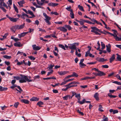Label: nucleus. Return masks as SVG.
<instances>
[{
    "mask_svg": "<svg viewBox=\"0 0 121 121\" xmlns=\"http://www.w3.org/2000/svg\"><path fill=\"white\" fill-rule=\"evenodd\" d=\"M79 64L80 65V67L82 68H83L84 66H86L83 63L81 64L79 63Z\"/></svg>",
    "mask_w": 121,
    "mask_h": 121,
    "instance_id": "39",
    "label": "nucleus"
},
{
    "mask_svg": "<svg viewBox=\"0 0 121 121\" xmlns=\"http://www.w3.org/2000/svg\"><path fill=\"white\" fill-rule=\"evenodd\" d=\"M50 72H48L47 74V75L48 76L52 74L53 72V70H51V71H50Z\"/></svg>",
    "mask_w": 121,
    "mask_h": 121,
    "instance_id": "55",
    "label": "nucleus"
},
{
    "mask_svg": "<svg viewBox=\"0 0 121 121\" xmlns=\"http://www.w3.org/2000/svg\"><path fill=\"white\" fill-rule=\"evenodd\" d=\"M3 57L4 58L8 59H10L11 57V56H9L6 55H4L3 56Z\"/></svg>",
    "mask_w": 121,
    "mask_h": 121,
    "instance_id": "37",
    "label": "nucleus"
},
{
    "mask_svg": "<svg viewBox=\"0 0 121 121\" xmlns=\"http://www.w3.org/2000/svg\"><path fill=\"white\" fill-rule=\"evenodd\" d=\"M102 66L103 68H108V66L107 65H102Z\"/></svg>",
    "mask_w": 121,
    "mask_h": 121,
    "instance_id": "58",
    "label": "nucleus"
},
{
    "mask_svg": "<svg viewBox=\"0 0 121 121\" xmlns=\"http://www.w3.org/2000/svg\"><path fill=\"white\" fill-rule=\"evenodd\" d=\"M91 50H88L87 52H86V54L85 55V56L86 57L89 56V54H90V52Z\"/></svg>",
    "mask_w": 121,
    "mask_h": 121,
    "instance_id": "41",
    "label": "nucleus"
},
{
    "mask_svg": "<svg viewBox=\"0 0 121 121\" xmlns=\"http://www.w3.org/2000/svg\"><path fill=\"white\" fill-rule=\"evenodd\" d=\"M103 108V107L101 105H99V110L101 112H103V110L102 109Z\"/></svg>",
    "mask_w": 121,
    "mask_h": 121,
    "instance_id": "43",
    "label": "nucleus"
},
{
    "mask_svg": "<svg viewBox=\"0 0 121 121\" xmlns=\"http://www.w3.org/2000/svg\"><path fill=\"white\" fill-rule=\"evenodd\" d=\"M9 19L10 21L14 22H16L19 19L18 18H14L13 17H9Z\"/></svg>",
    "mask_w": 121,
    "mask_h": 121,
    "instance_id": "10",
    "label": "nucleus"
},
{
    "mask_svg": "<svg viewBox=\"0 0 121 121\" xmlns=\"http://www.w3.org/2000/svg\"><path fill=\"white\" fill-rule=\"evenodd\" d=\"M29 14L33 17H35V16L33 14V12L30 10H28V12L27 14Z\"/></svg>",
    "mask_w": 121,
    "mask_h": 121,
    "instance_id": "24",
    "label": "nucleus"
},
{
    "mask_svg": "<svg viewBox=\"0 0 121 121\" xmlns=\"http://www.w3.org/2000/svg\"><path fill=\"white\" fill-rule=\"evenodd\" d=\"M43 104V103L42 101H39L38 102L37 104L39 105V107H41V105Z\"/></svg>",
    "mask_w": 121,
    "mask_h": 121,
    "instance_id": "36",
    "label": "nucleus"
},
{
    "mask_svg": "<svg viewBox=\"0 0 121 121\" xmlns=\"http://www.w3.org/2000/svg\"><path fill=\"white\" fill-rule=\"evenodd\" d=\"M37 1V3L40 5H42L43 4L45 0H41V1L42 2H39L38 0H36Z\"/></svg>",
    "mask_w": 121,
    "mask_h": 121,
    "instance_id": "22",
    "label": "nucleus"
},
{
    "mask_svg": "<svg viewBox=\"0 0 121 121\" xmlns=\"http://www.w3.org/2000/svg\"><path fill=\"white\" fill-rule=\"evenodd\" d=\"M108 95L110 98H115L117 97V96L116 95H110V93L108 94Z\"/></svg>",
    "mask_w": 121,
    "mask_h": 121,
    "instance_id": "35",
    "label": "nucleus"
},
{
    "mask_svg": "<svg viewBox=\"0 0 121 121\" xmlns=\"http://www.w3.org/2000/svg\"><path fill=\"white\" fill-rule=\"evenodd\" d=\"M38 28L39 29V31H40L43 32H46V31L44 29H42L41 28Z\"/></svg>",
    "mask_w": 121,
    "mask_h": 121,
    "instance_id": "52",
    "label": "nucleus"
},
{
    "mask_svg": "<svg viewBox=\"0 0 121 121\" xmlns=\"http://www.w3.org/2000/svg\"><path fill=\"white\" fill-rule=\"evenodd\" d=\"M91 28L92 29L91 30V32L95 33L97 35H100V34L98 32H100V30L98 29L95 27H91Z\"/></svg>",
    "mask_w": 121,
    "mask_h": 121,
    "instance_id": "4",
    "label": "nucleus"
},
{
    "mask_svg": "<svg viewBox=\"0 0 121 121\" xmlns=\"http://www.w3.org/2000/svg\"><path fill=\"white\" fill-rule=\"evenodd\" d=\"M52 67L50 65H49L48 67L47 68V69H48V70L49 71H51V70H53Z\"/></svg>",
    "mask_w": 121,
    "mask_h": 121,
    "instance_id": "42",
    "label": "nucleus"
},
{
    "mask_svg": "<svg viewBox=\"0 0 121 121\" xmlns=\"http://www.w3.org/2000/svg\"><path fill=\"white\" fill-rule=\"evenodd\" d=\"M97 72H98V73H97L96 75H97L98 76H101L103 75H105V74L104 72L100 71L99 70H98V71H97Z\"/></svg>",
    "mask_w": 121,
    "mask_h": 121,
    "instance_id": "13",
    "label": "nucleus"
},
{
    "mask_svg": "<svg viewBox=\"0 0 121 121\" xmlns=\"http://www.w3.org/2000/svg\"><path fill=\"white\" fill-rule=\"evenodd\" d=\"M24 3V1L23 0H22L17 2V3L21 7L23 6V4Z\"/></svg>",
    "mask_w": 121,
    "mask_h": 121,
    "instance_id": "15",
    "label": "nucleus"
},
{
    "mask_svg": "<svg viewBox=\"0 0 121 121\" xmlns=\"http://www.w3.org/2000/svg\"><path fill=\"white\" fill-rule=\"evenodd\" d=\"M17 86L16 85L13 84V85L10 86V88L12 89H13L15 87H17Z\"/></svg>",
    "mask_w": 121,
    "mask_h": 121,
    "instance_id": "50",
    "label": "nucleus"
},
{
    "mask_svg": "<svg viewBox=\"0 0 121 121\" xmlns=\"http://www.w3.org/2000/svg\"><path fill=\"white\" fill-rule=\"evenodd\" d=\"M22 45L21 44L20 42H17L14 43V45L16 47H20L22 46Z\"/></svg>",
    "mask_w": 121,
    "mask_h": 121,
    "instance_id": "9",
    "label": "nucleus"
},
{
    "mask_svg": "<svg viewBox=\"0 0 121 121\" xmlns=\"http://www.w3.org/2000/svg\"><path fill=\"white\" fill-rule=\"evenodd\" d=\"M25 23H24L23 24L21 25H19L20 29H22L24 27L25 25Z\"/></svg>",
    "mask_w": 121,
    "mask_h": 121,
    "instance_id": "45",
    "label": "nucleus"
},
{
    "mask_svg": "<svg viewBox=\"0 0 121 121\" xmlns=\"http://www.w3.org/2000/svg\"><path fill=\"white\" fill-rule=\"evenodd\" d=\"M101 46L102 47L101 49H104L105 47V44L102 42H101Z\"/></svg>",
    "mask_w": 121,
    "mask_h": 121,
    "instance_id": "44",
    "label": "nucleus"
},
{
    "mask_svg": "<svg viewBox=\"0 0 121 121\" xmlns=\"http://www.w3.org/2000/svg\"><path fill=\"white\" fill-rule=\"evenodd\" d=\"M7 4L8 5H11L12 4V0H9L7 2Z\"/></svg>",
    "mask_w": 121,
    "mask_h": 121,
    "instance_id": "46",
    "label": "nucleus"
},
{
    "mask_svg": "<svg viewBox=\"0 0 121 121\" xmlns=\"http://www.w3.org/2000/svg\"><path fill=\"white\" fill-rule=\"evenodd\" d=\"M116 55H117V59L118 61H121V56L118 55V54H117Z\"/></svg>",
    "mask_w": 121,
    "mask_h": 121,
    "instance_id": "29",
    "label": "nucleus"
},
{
    "mask_svg": "<svg viewBox=\"0 0 121 121\" xmlns=\"http://www.w3.org/2000/svg\"><path fill=\"white\" fill-rule=\"evenodd\" d=\"M29 58H30V59L32 60H35V58L32 56H29Z\"/></svg>",
    "mask_w": 121,
    "mask_h": 121,
    "instance_id": "56",
    "label": "nucleus"
},
{
    "mask_svg": "<svg viewBox=\"0 0 121 121\" xmlns=\"http://www.w3.org/2000/svg\"><path fill=\"white\" fill-rule=\"evenodd\" d=\"M99 93L97 92H96L94 94V97L97 100H99Z\"/></svg>",
    "mask_w": 121,
    "mask_h": 121,
    "instance_id": "11",
    "label": "nucleus"
},
{
    "mask_svg": "<svg viewBox=\"0 0 121 121\" xmlns=\"http://www.w3.org/2000/svg\"><path fill=\"white\" fill-rule=\"evenodd\" d=\"M116 77L119 80L121 81V78L120 77V76L118 74H117L116 76Z\"/></svg>",
    "mask_w": 121,
    "mask_h": 121,
    "instance_id": "54",
    "label": "nucleus"
},
{
    "mask_svg": "<svg viewBox=\"0 0 121 121\" xmlns=\"http://www.w3.org/2000/svg\"><path fill=\"white\" fill-rule=\"evenodd\" d=\"M13 7L14 9L15 10L16 12L17 13H18V11L17 9V7L14 4H13Z\"/></svg>",
    "mask_w": 121,
    "mask_h": 121,
    "instance_id": "31",
    "label": "nucleus"
},
{
    "mask_svg": "<svg viewBox=\"0 0 121 121\" xmlns=\"http://www.w3.org/2000/svg\"><path fill=\"white\" fill-rule=\"evenodd\" d=\"M33 49L34 50H38L40 49L41 47L37 46L35 44L33 45L32 46Z\"/></svg>",
    "mask_w": 121,
    "mask_h": 121,
    "instance_id": "5",
    "label": "nucleus"
},
{
    "mask_svg": "<svg viewBox=\"0 0 121 121\" xmlns=\"http://www.w3.org/2000/svg\"><path fill=\"white\" fill-rule=\"evenodd\" d=\"M113 36L115 38V39L116 41H121V38H120L117 37V34H114Z\"/></svg>",
    "mask_w": 121,
    "mask_h": 121,
    "instance_id": "12",
    "label": "nucleus"
},
{
    "mask_svg": "<svg viewBox=\"0 0 121 121\" xmlns=\"http://www.w3.org/2000/svg\"><path fill=\"white\" fill-rule=\"evenodd\" d=\"M22 15H21L22 16H26L27 17H28V15H27V14L25 13L24 12L22 13Z\"/></svg>",
    "mask_w": 121,
    "mask_h": 121,
    "instance_id": "60",
    "label": "nucleus"
},
{
    "mask_svg": "<svg viewBox=\"0 0 121 121\" xmlns=\"http://www.w3.org/2000/svg\"><path fill=\"white\" fill-rule=\"evenodd\" d=\"M8 35V33H6L3 36V38H0V39L1 40H4V39H6V37Z\"/></svg>",
    "mask_w": 121,
    "mask_h": 121,
    "instance_id": "18",
    "label": "nucleus"
},
{
    "mask_svg": "<svg viewBox=\"0 0 121 121\" xmlns=\"http://www.w3.org/2000/svg\"><path fill=\"white\" fill-rule=\"evenodd\" d=\"M78 22L81 25H83L84 22H85V20L82 19H80Z\"/></svg>",
    "mask_w": 121,
    "mask_h": 121,
    "instance_id": "21",
    "label": "nucleus"
},
{
    "mask_svg": "<svg viewBox=\"0 0 121 121\" xmlns=\"http://www.w3.org/2000/svg\"><path fill=\"white\" fill-rule=\"evenodd\" d=\"M67 82L66 80L65 81L62 82L60 85H61L62 86L65 84Z\"/></svg>",
    "mask_w": 121,
    "mask_h": 121,
    "instance_id": "64",
    "label": "nucleus"
},
{
    "mask_svg": "<svg viewBox=\"0 0 121 121\" xmlns=\"http://www.w3.org/2000/svg\"><path fill=\"white\" fill-rule=\"evenodd\" d=\"M58 45L59 47L62 48L65 50H66L65 47L64 45L61 44H59Z\"/></svg>",
    "mask_w": 121,
    "mask_h": 121,
    "instance_id": "34",
    "label": "nucleus"
},
{
    "mask_svg": "<svg viewBox=\"0 0 121 121\" xmlns=\"http://www.w3.org/2000/svg\"><path fill=\"white\" fill-rule=\"evenodd\" d=\"M14 79L15 78L17 80H20V78L18 76H14L13 77Z\"/></svg>",
    "mask_w": 121,
    "mask_h": 121,
    "instance_id": "51",
    "label": "nucleus"
},
{
    "mask_svg": "<svg viewBox=\"0 0 121 121\" xmlns=\"http://www.w3.org/2000/svg\"><path fill=\"white\" fill-rule=\"evenodd\" d=\"M70 97V95H66L65 96L62 97V98L64 100H67L68 98L69 99Z\"/></svg>",
    "mask_w": 121,
    "mask_h": 121,
    "instance_id": "19",
    "label": "nucleus"
},
{
    "mask_svg": "<svg viewBox=\"0 0 121 121\" xmlns=\"http://www.w3.org/2000/svg\"><path fill=\"white\" fill-rule=\"evenodd\" d=\"M78 7L81 11H84L83 7L82 6H80V5H78Z\"/></svg>",
    "mask_w": 121,
    "mask_h": 121,
    "instance_id": "32",
    "label": "nucleus"
},
{
    "mask_svg": "<svg viewBox=\"0 0 121 121\" xmlns=\"http://www.w3.org/2000/svg\"><path fill=\"white\" fill-rule=\"evenodd\" d=\"M79 43H74L72 44H68V47L69 49H71L77 50L76 46H78Z\"/></svg>",
    "mask_w": 121,
    "mask_h": 121,
    "instance_id": "3",
    "label": "nucleus"
},
{
    "mask_svg": "<svg viewBox=\"0 0 121 121\" xmlns=\"http://www.w3.org/2000/svg\"><path fill=\"white\" fill-rule=\"evenodd\" d=\"M106 46L107 48V51L108 52H110L111 51V45L110 44V43H109L108 44V45H106Z\"/></svg>",
    "mask_w": 121,
    "mask_h": 121,
    "instance_id": "8",
    "label": "nucleus"
},
{
    "mask_svg": "<svg viewBox=\"0 0 121 121\" xmlns=\"http://www.w3.org/2000/svg\"><path fill=\"white\" fill-rule=\"evenodd\" d=\"M66 9H67L68 11L70 12H71L73 11L72 9H71V7L70 6L69 7H68L66 8Z\"/></svg>",
    "mask_w": 121,
    "mask_h": 121,
    "instance_id": "30",
    "label": "nucleus"
},
{
    "mask_svg": "<svg viewBox=\"0 0 121 121\" xmlns=\"http://www.w3.org/2000/svg\"><path fill=\"white\" fill-rule=\"evenodd\" d=\"M39 100V98L36 97H34L30 99V100L32 101H37Z\"/></svg>",
    "mask_w": 121,
    "mask_h": 121,
    "instance_id": "16",
    "label": "nucleus"
},
{
    "mask_svg": "<svg viewBox=\"0 0 121 121\" xmlns=\"http://www.w3.org/2000/svg\"><path fill=\"white\" fill-rule=\"evenodd\" d=\"M108 117H105L102 120V121H108Z\"/></svg>",
    "mask_w": 121,
    "mask_h": 121,
    "instance_id": "61",
    "label": "nucleus"
},
{
    "mask_svg": "<svg viewBox=\"0 0 121 121\" xmlns=\"http://www.w3.org/2000/svg\"><path fill=\"white\" fill-rule=\"evenodd\" d=\"M112 82L113 83L117 84L118 85H121V83L120 82L116 81H115L113 82Z\"/></svg>",
    "mask_w": 121,
    "mask_h": 121,
    "instance_id": "40",
    "label": "nucleus"
},
{
    "mask_svg": "<svg viewBox=\"0 0 121 121\" xmlns=\"http://www.w3.org/2000/svg\"><path fill=\"white\" fill-rule=\"evenodd\" d=\"M60 30L64 32H66L67 31V30L64 27H61V30Z\"/></svg>",
    "mask_w": 121,
    "mask_h": 121,
    "instance_id": "28",
    "label": "nucleus"
},
{
    "mask_svg": "<svg viewBox=\"0 0 121 121\" xmlns=\"http://www.w3.org/2000/svg\"><path fill=\"white\" fill-rule=\"evenodd\" d=\"M10 29H11V30L14 33L15 32V31L16 30V29L15 28V26H12L11 27V28Z\"/></svg>",
    "mask_w": 121,
    "mask_h": 121,
    "instance_id": "26",
    "label": "nucleus"
},
{
    "mask_svg": "<svg viewBox=\"0 0 121 121\" xmlns=\"http://www.w3.org/2000/svg\"><path fill=\"white\" fill-rule=\"evenodd\" d=\"M97 59L100 62H103L107 60L106 59H104V58H99Z\"/></svg>",
    "mask_w": 121,
    "mask_h": 121,
    "instance_id": "14",
    "label": "nucleus"
},
{
    "mask_svg": "<svg viewBox=\"0 0 121 121\" xmlns=\"http://www.w3.org/2000/svg\"><path fill=\"white\" fill-rule=\"evenodd\" d=\"M75 97L77 98L78 100H79L80 99V94H77L75 96Z\"/></svg>",
    "mask_w": 121,
    "mask_h": 121,
    "instance_id": "27",
    "label": "nucleus"
},
{
    "mask_svg": "<svg viewBox=\"0 0 121 121\" xmlns=\"http://www.w3.org/2000/svg\"><path fill=\"white\" fill-rule=\"evenodd\" d=\"M20 76L21 77L20 78L19 81V82L20 83L26 82V81L29 82L32 81L31 80L29 79L27 76L23 75L22 74H21Z\"/></svg>",
    "mask_w": 121,
    "mask_h": 121,
    "instance_id": "1",
    "label": "nucleus"
},
{
    "mask_svg": "<svg viewBox=\"0 0 121 121\" xmlns=\"http://www.w3.org/2000/svg\"><path fill=\"white\" fill-rule=\"evenodd\" d=\"M21 101L26 104H28L29 103V101L28 100L24 99H21Z\"/></svg>",
    "mask_w": 121,
    "mask_h": 121,
    "instance_id": "17",
    "label": "nucleus"
},
{
    "mask_svg": "<svg viewBox=\"0 0 121 121\" xmlns=\"http://www.w3.org/2000/svg\"><path fill=\"white\" fill-rule=\"evenodd\" d=\"M7 89V88L2 87L1 86H0V91H6Z\"/></svg>",
    "mask_w": 121,
    "mask_h": 121,
    "instance_id": "23",
    "label": "nucleus"
},
{
    "mask_svg": "<svg viewBox=\"0 0 121 121\" xmlns=\"http://www.w3.org/2000/svg\"><path fill=\"white\" fill-rule=\"evenodd\" d=\"M88 79H90V77H85V78H82L80 80H86Z\"/></svg>",
    "mask_w": 121,
    "mask_h": 121,
    "instance_id": "53",
    "label": "nucleus"
},
{
    "mask_svg": "<svg viewBox=\"0 0 121 121\" xmlns=\"http://www.w3.org/2000/svg\"><path fill=\"white\" fill-rule=\"evenodd\" d=\"M43 15L45 18L44 20L45 21L48 25H50L51 24V23L50 22V21L51 20V18L47 15L46 13H43Z\"/></svg>",
    "mask_w": 121,
    "mask_h": 121,
    "instance_id": "2",
    "label": "nucleus"
},
{
    "mask_svg": "<svg viewBox=\"0 0 121 121\" xmlns=\"http://www.w3.org/2000/svg\"><path fill=\"white\" fill-rule=\"evenodd\" d=\"M115 59V55H113L110 59V62L111 63Z\"/></svg>",
    "mask_w": 121,
    "mask_h": 121,
    "instance_id": "20",
    "label": "nucleus"
},
{
    "mask_svg": "<svg viewBox=\"0 0 121 121\" xmlns=\"http://www.w3.org/2000/svg\"><path fill=\"white\" fill-rule=\"evenodd\" d=\"M85 99H83L82 101L79 100L78 101V102L80 104H82L85 103Z\"/></svg>",
    "mask_w": 121,
    "mask_h": 121,
    "instance_id": "25",
    "label": "nucleus"
},
{
    "mask_svg": "<svg viewBox=\"0 0 121 121\" xmlns=\"http://www.w3.org/2000/svg\"><path fill=\"white\" fill-rule=\"evenodd\" d=\"M72 77H77L78 76V75L75 72H73V73L72 74Z\"/></svg>",
    "mask_w": 121,
    "mask_h": 121,
    "instance_id": "38",
    "label": "nucleus"
},
{
    "mask_svg": "<svg viewBox=\"0 0 121 121\" xmlns=\"http://www.w3.org/2000/svg\"><path fill=\"white\" fill-rule=\"evenodd\" d=\"M75 55L77 56L78 57H80L81 56V54L80 53L78 54L77 50H76L75 51Z\"/></svg>",
    "mask_w": 121,
    "mask_h": 121,
    "instance_id": "47",
    "label": "nucleus"
},
{
    "mask_svg": "<svg viewBox=\"0 0 121 121\" xmlns=\"http://www.w3.org/2000/svg\"><path fill=\"white\" fill-rule=\"evenodd\" d=\"M68 72L67 71H61L58 72V73L60 75H64Z\"/></svg>",
    "mask_w": 121,
    "mask_h": 121,
    "instance_id": "7",
    "label": "nucleus"
},
{
    "mask_svg": "<svg viewBox=\"0 0 121 121\" xmlns=\"http://www.w3.org/2000/svg\"><path fill=\"white\" fill-rule=\"evenodd\" d=\"M70 16L71 18H74V14L73 12V11L70 12Z\"/></svg>",
    "mask_w": 121,
    "mask_h": 121,
    "instance_id": "33",
    "label": "nucleus"
},
{
    "mask_svg": "<svg viewBox=\"0 0 121 121\" xmlns=\"http://www.w3.org/2000/svg\"><path fill=\"white\" fill-rule=\"evenodd\" d=\"M118 112V111L117 110H113V114H114L115 113H117Z\"/></svg>",
    "mask_w": 121,
    "mask_h": 121,
    "instance_id": "63",
    "label": "nucleus"
},
{
    "mask_svg": "<svg viewBox=\"0 0 121 121\" xmlns=\"http://www.w3.org/2000/svg\"><path fill=\"white\" fill-rule=\"evenodd\" d=\"M18 104L19 103L18 102L15 103L14 104V106L16 108H17V107Z\"/></svg>",
    "mask_w": 121,
    "mask_h": 121,
    "instance_id": "57",
    "label": "nucleus"
},
{
    "mask_svg": "<svg viewBox=\"0 0 121 121\" xmlns=\"http://www.w3.org/2000/svg\"><path fill=\"white\" fill-rule=\"evenodd\" d=\"M91 21L94 22V23L95 22H97V21L94 18H92L91 20Z\"/></svg>",
    "mask_w": 121,
    "mask_h": 121,
    "instance_id": "59",
    "label": "nucleus"
},
{
    "mask_svg": "<svg viewBox=\"0 0 121 121\" xmlns=\"http://www.w3.org/2000/svg\"><path fill=\"white\" fill-rule=\"evenodd\" d=\"M55 23L56 24H62V22H55Z\"/></svg>",
    "mask_w": 121,
    "mask_h": 121,
    "instance_id": "62",
    "label": "nucleus"
},
{
    "mask_svg": "<svg viewBox=\"0 0 121 121\" xmlns=\"http://www.w3.org/2000/svg\"><path fill=\"white\" fill-rule=\"evenodd\" d=\"M28 33V32H24L21 33L20 34H18V37L19 38H21L24 36L26 35Z\"/></svg>",
    "mask_w": 121,
    "mask_h": 121,
    "instance_id": "6",
    "label": "nucleus"
},
{
    "mask_svg": "<svg viewBox=\"0 0 121 121\" xmlns=\"http://www.w3.org/2000/svg\"><path fill=\"white\" fill-rule=\"evenodd\" d=\"M51 13L52 14H54L56 15H59V14L57 12H51Z\"/></svg>",
    "mask_w": 121,
    "mask_h": 121,
    "instance_id": "48",
    "label": "nucleus"
},
{
    "mask_svg": "<svg viewBox=\"0 0 121 121\" xmlns=\"http://www.w3.org/2000/svg\"><path fill=\"white\" fill-rule=\"evenodd\" d=\"M85 22H86L87 23L91 24H94V23L91 22L89 21L88 20H85Z\"/></svg>",
    "mask_w": 121,
    "mask_h": 121,
    "instance_id": "49",
    "label": "nucleus"
}]
</instances>
